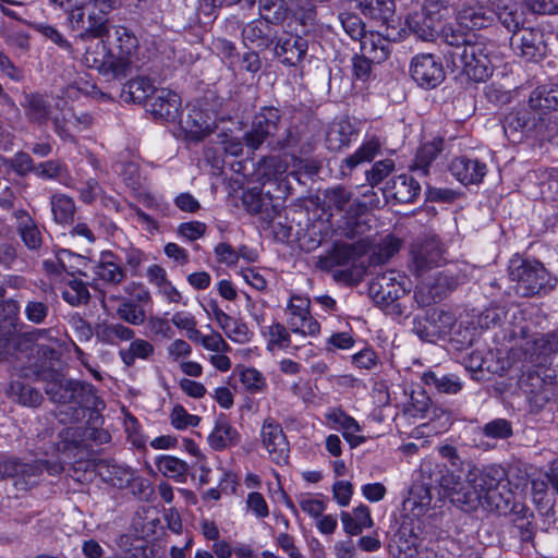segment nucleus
Returning <instances> with one entry per match:
<instances>
[{
    "label": "nucleus",
    "instance_id": "nucleus-49",
    "mask_svg": "<svg viewBox=\"0 0 558 558\" xmlns=\"http://www.w3.org/2000/svg\"><path fill=\"white\" fill-rule=\"evenodd\" d=\"M53 220L59 225H71L74 221L76 206L74 199L65 194H53L50 198Z\"/></svg>",
    "mask_w": 558,
    "mask_h": 558
},
{
    "label": "nucleus",
    "instance_id": "nucleus-52",
    "mask_svg": "<svg viewBox=\"0 0 558 558\" xmlns=\"http://www.w3.org/2000/svg\"><path fill=\"white\" fill-rule=\"evenodd\" d=\"M400 246L401 243L399 239L392 235H387L372 252L369 263L372 265H381L387 263L397 252H399Z\"/></svg>",
    "mask_w": 558,
    "mask_h": 558
},
{
    "label": "nucleus",
    "instance_id": "nucleus-44",
    "mask_svg": "<svg viewBox=\"0 0 558 558\" xmlns=\"http://www.w3.org/2000/svg\"><path fill=\"white\" fill-rule=\"evenodd\" d=\"M340 518L344 532L350 535H359L363 529L373 525L369 508L364 505L356 507L353 513L341 512Z\"/></svg>",
    "mask_w": 558,
    "mask_h": 558
},
{
    "label": "nucleus",
    "instance_id": "nucleus-62",
    "mask_svg": "<svg viewBox=\"0 0 558 558\" xmlns=\"http://www.w3.org/2000/svg\"><path fill=\"white\" fill-rule=\"evenodd\" d=\"M12 389L19 397V401L23 405L38 407L43 401L41 393L29 385H24L20 381L12 384Z\"/></svg>",
    "mask_w": 558,
    "mask_h": 558
},
{
    "label": "nucleus",
    "instance_id": "nucleus-24",
    "mask_svg": "<svg viewBox=\"0 0 558 558\" xmlns=\"http://www.w3.org/2000/svg\"><path fill=\"white\" fill-rule=\"evenodd\" d=\"M97 472L104 482L120 489L130 487L132 482L137 483L140 486H145L146 484V480L130 466L119 464L113 460H101L97 464Z\"/></svg>",
    "mask_w": 558,
    "mask_h": 558
},
{
    "label": "nucleus",
    "instance_id": "nucleus-33",
    "mask_svg": "<svg viewBox=\"0 0 558 558\" xmlns=\"http://www.w3.org/2000/svg\"><path fill=\"white\" fill-rule=\"evenodd\" d=\"M360 41L361 52L376 64L386 61L391 53L390 40L377 32L366 33Z\"/></svg>",
    "mask_w": 558,
    "mask_h": 558
},
{
    "label": "nucleus",
    "instance_id": "nucleus-40",
    "mask_svg": "<svg viewBox=\"0 0 558 558\" xmlns=\"http://www.w3.org/2000/svg\"><path fill=\"white\" fill-rule=\"evenodd\" d=\"M155 464L157 470L163 476L180 484L186 482L190 473V466L185 461L174 456L162 454L157 457Z\"/></svg>",
    "mask_w": 558,
    "mask_h": 558
},
{
    "label": "nucleus",
    "instance_id": "nucleus-38",
    "mask_svg": "<svg viewBox=\"0 0 558 558\" xmlns=\"http://www.w3.org/2000/svg\"><path fill=\"white\" fill-rule=\"evenodd\" d=\"M457 21L460 26L468 31L481 29L489 26L494 22L493 9L487 10L484 7H464L458 12Z\"/></svg>",
    "mask_w": 558,
    "mask_h": 558
},
{
    "label": "nucleus",
    "instance_id": "nucleus-55",
    "mask_svg": "<svg viewBox=\"0 0 558 558\" xmlns=\"http://www.w3.org/2000/svg\"><path fill=\"white\" fill-rule=\"evenodd\" d=\"M380 143L377 138L366 141L354 154L345 158L344 163L350 169L355 168L362 162L372 161L379 153Z\"/></svg>",
    "mask_w": 558,
    "mask_h": 558
},
{
    "label": "nucleus",
    "instance_id": "nucleus-22",
    "mask_svg": "<svg viewBox=\"0 0 558 558\" xmlns=\"http://www.w3.org/2000/svg\"><path fill=\"white\" fill-rule=\"evenodd\" d=\"M275 57L286 66H298L306 56L307 40L290 33L277 35L275 38Z\"/></svg>",
    "mask_w": 558,
    "mask_h": 558
},
{
    "label": "nucleus",
    "instance_id": "nucleus-15",
    "mask_svg": "<svg viewBox=\"0 0 558 558\" xmlns=\"http://www.w3.org/2000/svg\"><path fill=\"white\" fill-rule=\"evenodd\" d=\"M279 121L280 112L277 108H263L254 116L251 130L243 135L245 145L252 150L258 149L269 136L275 135Z\"/></svg>",
    "mask_w": 558,
    "mask_h": 558
},
{
    "label": "nucleus",
    "instance_id": "nucleus-42",
    "mask_svg": "<svg viewBox=\"0 0 558 558\" xmlns=\"http://www.w3.org/2000/svg\"><path fill=\"white\" fill-rule=\"evenodd\" d=\"M31 122L46 124L50 118V102L38 93L25 94L22 104Z\"/></svg>",
    "mask_w": 558,
    "mask_h": 558
},
{
    "label": "nucleus",
    "instance_id": "nucleus-63",
    "mask_svg": "<svg viewBox=\"0 0 558 558\" xmlns=\"http://www.w3.org/2000/svg\"><path fill=\"white\" fill-rule=\"evenodd\" d=\"M60 441L57 444V450L61 452H68L72 449L78 448L83 438L80 428L66 427L59 433Z\"/></svg>",
    "mask_w": 558,
    "mask_h": 558
},
{
    "label": "nucleus",
    "instance_id": "nucleus-50",
    "mask_svg": "<svg viewBox=\"0 0 558 558\" xmlns=\"http://www.w3.org/2000/svg\"><path fill=\"white\" fill-rule=\"evenodd\" d=\"M154 345L149 341L135 339L131 341L126 349L119 351V356L124 365L131 367L135 364L137 359L148 360L154 354Z\"/></svg>",
    "mask_w": 558,
    "mask_h": 558
},
{
    "label": "nucleus",
    "instance_id": "nucleus-28",
    "mask_svg": "<svg viewBox=\"0 0 558 558\" xmlns=\"http://www.w3.org/2000/svg\"><path fill=\"white\" fill-rule=\"evenodd\" d=\"M450 173L462 184H478L486 175V165L466 156L454 158L449 165Z\"/></svg>",
    "mask_w": 558,
    "mask_h": 558
},
{
    "label": "nucleus",
    "instance_id": "nucleus-29",
    "mask_svg": "<svg viewBox=\"0 0 558 558\" xmlns=\"http://www.w3.org/2000/svg\"><path fill=\"white\" fill-rule=\"evenodd\" d=\"M207 441L213 450L222 451L238 446L241 441V435L227 416L220 414L215 420L214 428L208 435Z\"/></svg>",
    "mask_w": 558,
    "mask_h": 558
},
{
    "label": "nucleus",
    "instance_id": "nucleus-36",
    "mask_svg": "<svg viewBox=\"0 0 558 558\" xmlns=\"http://www.w3.org/2000/svg\"><path fill=\"white\" fill-rule=\"evenodd\" d=\"M356 132L349 120L333 121L326 133V146L331 151H339L349 146Z\"/></svg>",
    "mask_w": 558,
    "mask_h": 558
},
{
    "label": "nucleus",
    "instance_id": "nucleus-13",
    "mask_svg": "<svg viewBox=\"0 0 558 558\" xmlns=\"http://www.w3.org/2000/svg\"><path fill=\"white\" fill-rule=\"evenodd\" d=\"M461 282V277L451 269L436 274L432 282L422 283L414 292L415 301L420 306H429L441 300L448 292L454 290Z\"/></svg>",
    "mask_w": 558,
    "mask_h": 558
},
{
    "label": "nucleus",
    "instance_id": "nucleus-23",
    "mask_svg": "<svg viewBox=\"0 0 558 558\" xmlns=\"http://www.w3.org/2000/svg\"><path fill=\"white\" fill-rule=\"evenodd\" d=\"M404 292L405 289L397 280L393 271L377 275L369 282L368 287L371 298L379 306H396V301L399 300Z\"/></svg>",
    "mask_w": 558,
    "mask_h": 558
},
{
    "label": "nucleus",
    "instance_id": "nucleus-21",
    "mask_svg": "<svg viewBox=\"0 0 558 558\" xmlns=\"http://www.w3.org/2000/svg\"><path fill=\"white\" fill-rule=\"evenodd\" d=\"M555 379V375L553 376ZM554 381H546L538 373L529 372L520 379V387L526 395L533 411L542 410L554 396Z\"/></svg>",
    "mask_w": 558,
    "mask_h": 558
},
{
    "label": "nucleus",
    "instance_id": "nucleus-5",
    "mask_svg": "<svg viewBox=\"0 0 558 558\" xmlns=\"http://www.w3.org/2000/svg\"><path fill=\"white\" fill-rule=\"evenodd\" d=\"M450 64L471 80L484 82L494 71L492 46L474 40L468 48H463L462 52L456 53Z\"/></svg>",
    "mask_w": 558,
    "mask_h": 558
},
{
    "label": "nucleus",
    "instance_id": "nucleus-26",
    "mask_svg": "<svg viewBox=\"0 0 558 558\" xmlns=\"http://www.w3.org/2000/svg\"><path fill=\"white\" fill-rule=\"evenodd\" d=\"M277 38L274 24L264 17L246 23L242 28V39L245 46H253L260 50L268 49Z\"/></svg>",
    "mask_w": 558,
    "mask_h": 558
},
{
    "label": "nucleus",
    "instance_id": "nucleus-56",
    "mask_svg": "<svg viewBox=\"0 0 558 558\" xmlns=\"http://www.w3.org/2000/svg\"><path fill=\"white\" fill-rule=\"evenodd\" d=\"M117 315L120 319L134 326L143 324L146 318L145 311L128 299H123V302L120 303Z\"/></svg>",
    "mask_w": 558,
    "mask_h": 558
},
{
    "label": "nucleus",
    "instance_id": "nucleus-11",
    "mask_svg": "<svg viewBox=\"0 0 558 558\" xmlns=\"http://www.w3.org/2000/svg\"><path fill=\"white\" fill-rule=\"evenodd\" d=\"M544 118L535 112L530 104L526 107L511 110L504 118V131L511 142H520L524 136L536 131Z\"/></svg>",
    "mask_w": 558,
    "mask_h": 558
},
{
    "label": "nucleus",
    "instance_id": "nucleus-17",
    "mask_svg": "<svg viewBox=\"0 0 558 558\" xmlns=\"http://www.w3.org/2000/svg\"><path fill=\"white\" fill-rule=\"evenodd\" d=\"M68 20L72 29L82 31V39L102 38L109 31L108 19L102 14H96L94 10H85V5L71 10Z\"/></svg>",
    "mask_w": 558,
    "mask_h": 558
},
{
    "label": "nucleus",
    "instance_id": "nucleus-12",
    "mask_svg": "<svg viewBox=\"0 0 558 558\" xmlns=\"http://www.w3.org/2000/svg\"><path fill=\"white\" fill-rule=\"evenodd\" d=\"M480 507L499 515L513 513L517 514L519 519H525L526 514L530 512L525 505L514 501V493L511 490L507 478L483 498V502Z\"/></svg>",
    "mask_w": 558,
    "mask_h": 558
},
{
    "label": "nucleus",
    "instance_id": "nucleus-43",
    "mask_svg": "<svg viewBox=\"0 0 558 558\" xmlns=\"http://www.w3.org/2000/svg\"><path fill=\"white\" fill-rule=\"evenodd\" d=\"M117 48L119 54L116 56L117 61H128V74L131 72L133 64V56L138 47L136 36L124 26H117L114 29Z\"/></svg>",
    "mask_w": 558,
    "mask_h": 558
},
{
    "label": "nucleus",
    "instance_id": "nucleus-4",
    "mask_svg": "<svg viewBox=\"0 0 558 558\" xmlns=\"http://www.w3.org/2000/svg\"><path fill=\"white\" fill-rule=\"evenodd\" d=\"M513 337L517 339L514 356L533 366L547 365L558 353L557 332H532L527 327H521L519 331L513 332Z\"/></svg>",
    "mask_w": 558,
    "mask_h": 558
},
{
    "label": "nucleus",
    "instance_id": "nucleus-8",
    "mask_svg": "<svg viewBox=\"0 0 558 558\" xmlns=\"http://www.w3.org/2000/svg\"><path fill=\"white\" fill-rule=\"evenodd\" d=\"M87 68L97 70L108 78H121L128 75V61H117L104 41L90 44L83 57Z\"/></svg>",
    "mask_w": 558,
    "mask_h": 558
},
{
    "label": "nucleus",
    "instance_id": "nucleus-57",
    "mask_svg": "<svg viewBox=\"0 0 558 558\" xmlns=\"http://www.w3.org/2000/svg\"><path fill=\"white\" fill-rule=\"evenodd\" d=\"M324 196L329 208H333L337 211H343L352 198V193L345 187L338 185L327 189Z\"/></svg>",
    "mask_w": 558,
    "mask_h": 558
},
{
    "label": "nucleus",
    "instance_id": "nucleus-18",
    "mask_svg": "<svg viewBox=\"0 0 558 558\" xmlns=\"http://www.w3.org/2000/svg\"><path fill=\"white\" fill-rule=\"evenodd\" d=\"M310 300L301 296H292L288 304V326L293 333L302 336H316L320 325L310 313Z\"/></svg>",
    "mask_w": 558,
    "mask_h": 558
},
{
    "label": "nucleus",
    "instance_id": "nucleus-48",
    "mask_svg": "<svg viewBox=\"0 0 558 558\" xmlns=\"http://www.w3.org/2000/svg\"><path fill=\"white\" fill-rule=\"evenodd\" d=\"M153 549L140 538L130 535H121L118 541L116 558H149Z\"/></svg>",
    "mask_w": 558,
    "mask_h": 558
},
{
    "label": "nucleus",
    "instance_id": "nucleus-59",
    "mask_svg": "<svg viewBox=\"0 0 558 558\" xmlns=\"http://www.w3.org/2000/svg\"><path fill=\"white\" fill-rule=\"evenodd\" d=\"M71 113H72V109L61 110V112L58 114H54L51 118V120H52L53 130L58 134V136L60 138H62L63 141H69V142L74 143L75 137L71 131L72 122H73L72 121L73 119L71 118Z\"/></svg>",
    "mask_w": 558,
    "mask_h": 558
},
{
    "label": "nucleus",
    "instance_id": "nucleus-47",
    "mask_svg": "<svg viewBox=\"0 0 558 558\" xmlns=\"http://www.w3.org/2000/svg\"><path fill=\"white\" fill-rule=\"evenodd\" d=\"M44 472V463L40 461L24 462L21 460L17 474L14 478V486L19 490H28L36 485Z\"/></svg>",
    "mask_w": 558,
    "mask_h": 558
},
{
    "label": "nucleus",
    "instance_id": "nucleus-1",
    "mask_svg": "<svg viewBox=\"0 0 558 558\" xmlns=\"http://www.w3.org/2000/svg\"><path fill=\"white\" fill-rule=\"evenodd\" d=\"M461 473L464 478L454 473L442 476L441 485L450 501L465 512L478 509L483 498L507 477L505 470L496 465L478 468L466 463Z\"/></svg>",
    "mask_w": 558,
    "mask_h": 558
},
{
    "label": "nucleus",
    "instance_id": "nucleus-53",
    "mask_svg": "<svg viewBox=\"0 0 558 558\" xmlns=\"http://www.w3.org/2000/svg\"><path fill=\"white\" fill-rule=\"evenodd\" d=\"M62 95L65 98L75 100L78 99L81 95H89L93 97H101L107 98L108 95L99 90L96 85L89 83L88 81L80 77L68 86H65L62 90Z\"/></svg>",
    "mask_w": 558,
    "mask_h": 558
},
{
    "label": "nucleus",
    "instance_id": "nucleus-32",
    "mask_svg": "<svg viewBox=\"0 0 558 558\" xmlns=\"http://www.w3.org/2000/svg\"><path fill=\"white\" fill-rule=\"evenodd\" d=\"M134 336V330L121 323L102 320L95 327L96 339L108 345H119L120 342L131 341Z\"/></svg>",
    "mask_w": 558,
    "mask_h": 558
},
{
    "label": "nucleus",
    "instance_id": "nucleus-51",
    "mask_svg": "<svg viewBox=\"0 0 558 558\" xmlns=\"http://www.w3.org/2000/svg\"><path fill=\"white\" fill-rule=\"evenodd\" d=\"M327 425L331 429L342 430V435L347 432H361L362 427L355 418L348 415L341 409H331L325 414Z\"/></svg>",
    "mask_w": 558,
    "mask_h": 558
},
{
    "label": "nucleus",
    "instance_id": "nucleus-41",
    "mask_svg": "<svg viewBox=\"0 0 558 558\" xmlns=\"http://www.w3.org/2000/svg\"><path fill=\"white\" fill-rule=\"evenodd\" d=\"M361 13L383 24L388 23L395 13L393 0H355Z\"/></svg>",
    "mask_w": 558,
    "mask_h": 558
},
{
    "label": "nucleus",
    "instance_id": "nucleus-10",
    "mask_svg": "<svg viewBox=\"0 0 558 558\" xmlns=\"http://www.w3.org/2000/svg\"><path fill=\"white\" fill-rule=\"evenodd\" d=\"M369 248L371 242L368 239H359L351 244L336 241L326 255L319 256L317 267L330 271L338 266H349L368 252Z\"/></svg>",
    "mask_w": 558,
    "mask_h": 558
},
{
    "label": "nucleus",
    "instance_id": "nucleus-45",
    "mask_svg": "<svg viewBox=\"0 0 558 558\" xmlns=\"http://www.w3.org/2000/svg\"><path fill=\"white\" fill-rule=\"evenodd\" d=\"M407 25L411 33L424 41L434 40L438 33V23L432 20L421 10L408 16Z\"/></svg>",
    "mask_w": 558,
    "mask_h": 558
},
{
    "label": "nucleus",
    "instance_id": "nucleus-34",
    "mask_svg": "<svg viewBox=\"0 0 558 558\" xmlns=\"http://www.w3.org/2000/svg\"><path fill=\"white\" fill-rule=\"evenodd\" d=\"M421 379L425 386L439 393L457 395L463 388V381L456 374H442L429 369L422 374Z\"/></svg>",
    "mask_w": 558,
    "mask_h": 558
},
{
    "label": "nucleus",
    "instance_id": "nucleus-37",
    "mask_svg": "<svg viewBox=\"0 0 558 558\" xmlns=\"http://www.w3.org/2000/svg\"><path fill=\"white\" fill-rule=\"evenodd\" d=\"M158 88L145 76H137L130 80L122 88L121 97L126 102L146 104Z\"/></svg>",
    "mask_w": 558,
    "mask_h": 558
},
{
    "label": "nucleus",
    "instance_id": "nucleus-7",
    "mask_svg": "<svg viewBox=\"0 0 558 558\" xmlns=\"http://www.w3.org/2000/svg\"><path fill=\"white\" fill-rule=\"evenodd\" d=\"M513 52L529 62H539L548 54L546 34L538 27H524L511 36Z\"/></svg>",
    "mask_w": 558,
    "mask_h": 558
},
{
    "label": "nucleus",
    "instance_id": "nucleus-46",
    "mask_svg": "<svg viewBox=\"0 0 558 558\" xmlns=\"http://www.w3.org/2000/svg\"><path fill=\"white\" fill-rule=\"evenodd\" d=\"M442 150V141L434 140L423 144L416 151L415 159L411 166V170L417 172L418 175H427L430 163L438 157Z\"/></svg>",
    "mask_w": 558,
    "mask_h": 558
},
{
    "label": "nucleus",
    "instance_id": "nucleus-9",
    "mask_svg": "<svg viewBox=\"0 0 558 558\" xmlns=\"http://www.w3.org/2000/svg\"><path fill=\"white\" fill-rule=\"evenodd\" d=\"M444 248L438 238L430 236L416 240L411 246V267L417 276H422L444 260Z\"/></svg>",
    "mask_w": 558,
    "mask_h": 558
},
{
    "label": "nucleus",
    "instance_id": "nucleus-2",
    "mask_svg": "<svg viewBox=\"0 0 558 558\" xmlns=\"http://www.w3.org/2000/svg\"><path fill=\"white\" fill-rule=\"evenodd\" d=\"M45 392L54 403L56 417L62 424L80 422L85 418L86 411L96 405V395L92 385L76 380L61 378L58 374H50Z\"/></svg>",
    "mask_w": 558,
    "mask_h": 558
},
{
    "label": "nucleus",
    "instance_id": "nucleus-61",
    "mask_svg": "<svg viewBox=\"0 0 558 558\" xmlns=\"http://www.w3.org/2000/svg\"><path fill=\"white\" fill-rule=\"evenodd\" d=\"M395 170V161L384 159L375 162L371 170L366 171V181L371 186H376Z\"/></svg>",
    "mask_w": 558,
    "mask_h": 558
},
{
    "label": "nucleus",
    "instance_id": "nucleus-60",
    "mask_svg": "<svg viewBox=\"0 0 558 558\" xmlns=\"http://www.w3.org/2000/svg\"><path fill=\"white\" fill-rule=\"evenodd\" d=\"M373 60L368 59L363 53L355 54L352 58V76L355 81H360L362 83H366L373 80L375 76L373 74Z\"/></svg>",
    "mask_w": 558,
    "mask_h": 558
},
{
    "label": "nucleus",
    "instance_id": "nucleus-30",
    "mask_svg": "<svg viewBox=\"0 0 558 558\" xmlns=\"http://www.w3.org/2000/svg\"><path fill=\"white\" fill-rule=\"evenodd\" d=\"M442 41L448 46L446 50V59L450 63L456 53L462 52L463 48H468L475 39V34L460 26L457 21L456 24L445 25L440 31Z\"/></svg>",
    "mask_w": 558,
    "mask_h": 558
},
{
    "label": "nucleus",
    "instance_id": "nucleus-14",
    "mask_svg": "<svg viewBox=\"0 0 558 558\" xmlns=\"http://www.w3.org/2000/svg\"><path fill=\"white\" fill-rule=\"evenodd\" d=\"M411 77L424 88H435L445 80V70L439 58L432 53L414 56L410 64Z\"/></svg>",
    "mask_w": 558,
    "mask_h": 558
},
{
    "label": "nucleus",
    "instance_id": "nucleus-20",
    "mask_svg": "<svg viewBox=\"0 0 558 558\" xmlns=\"http://www.w3.org/2000/svg\"><path fill=\"white\" fill-rule=\"evenodd\" d=\"M260 440L272 462L276 464L288 463L290 447L280 424L271 418L266 420L260 429Z\"/></svg>",
    "mask_w": 558,
    "mask_h": 558
},
{
    "label": "nucleus",
    "instance_id": "nucleus-54",
    "mask_svg": "<svg viewBox=\"0 0 558 558\" xmlns=\"http://www.w3.org/2000/svg\"><path fill=\"white\" fill-rule=\"evenodd\" d=\"M62 298L65 302L75 306L86 304L89 301L90 294L84 281L72 279L65 284Z\"/></svg>",
    "mask_w": 558,
    "mask_h": 558
},
{
    "label": "nucleus",
    "instance_id": "nucleus-3",
    "mask_svg": "<svg viewBox=\"0 0 558 558\" xmlns=\"http://www.w3.org/2000/svg\"><path fill=\"white\" fill-rule=\"evenodd\" d=\"M509 277L514 282L517 294L531 298L545 295L557 286V277L550 275L537 260L512 258L509 264Z\"/></svg>",
    "mask_w": 558,
    "mask_h": 558
},
{
    "label": "nucleus",
    "instance_id": "nucleus-27",
    "mask_svg": "<svg viewBox=\"0 0 558 558\" xmlns=\"http://www.w3.org/2000/svg\"><path fill=\"white\" fill-rule=\"evenodd\" d=\"M493 13L505 28L515 35L526 22L527 9L524 1L507 4L504 0H492Z\"/></svg>",
    "mask_w": 558,
    "mask_h": 558
},
{
    "label": "nucleus",
    "instance_id": "nucleus-39",
    "mask_svg": "<svg viewBox=\"0 0 558 558\" xmlns=\"http://www.w3.org/2000/svg\"><path fill=\"white\" fill-rule=\"evenodd\" d=\"M530 107L535 112L545 114L547 111L558 109V86L543 85L535 88L529 98Z\"/></svg>",
    "mask_w": 558,
    "mask_h": 558
},
{
    "label": "nucleus",
    "instance_id": "nucleus-64",
    "mask_svg": "<svg viewBox=\"0 0 558 558\" xmlns=\"http://www.w3.org/2000/svg\"><path fill=\"white\" fill-rule=\"evenodd\" d=\"M171 424L177 429H184L190 426H197L201 422V417L187 413L183 405L177 404L170 414Z\"/></svg>",
    "mask_w": 558,
    "mask_h": 558
},
{
    "label": "nucleus",
    "instance_id": "nucleus-6",
    "mask_svg": "<svg viewBox=\"0 0 558 558\" xmlns=\"http://www.w3.org/2000/svg\"><path fill=\"white\" fill-rule=\"evenodd\" d=\"M456 316L442 308L428 310L424 317L413 320V331L423 341L436 342L449 335L456 325Z\"/></svg>",
    "mask_w": 558,
    "mask_h": 558
},
{
    "label": "nucleus",
    "instance_id": "nucleus-16",
    "mask_svg": "<svg viewBox=\"0 0 558 558\" xmlns=\"http://www.w3.org/2000/svg\"><path fill=\"white\" fill-rule=\"evenodd\" d=\"M180 124L189 140L199 142L214 132L216 113L201 105H193L189 107L187 113L181 118Z\"/></svg>",
    "mask_w": 558,
    "mask_h": 558
},
{
    "label": "nucleus",
    "instance_id": "nucleus-19",
    "mask_svg": "<svg viewBox=\"0 0 558 558\" xmlns=\"http://www.w3.org/2000/svg\"><path fill=\"white\" fill-rule=\"evenodd\" d=\"M94 288L100 283L117 287L123 283L128 276L126 268L122 265V257L111 251H102L94 266Z\"/></svg>",
    "mask_w": 558,
    "mask_h": 558
},
{
    "label": "nucleus",
    "instance_id": "nucleus-35",
    "mask_svg": "<svg viewBox=\"0 0 558 558\" xmlns=\"http://www.w3.org/2000/svg\"><path fill=\"white\" fill-rule=\"evenodd\" d=\"M388 191L397 202L408 204L418 197L421 185L413 177L400 174L388 183Z\"/></svg>",
    "mask_w": 558,
    "mask_h": 558
},
{
    "label": "nucleus",
    "instance_id": "nucleus-31",
    "mask_svg": "<svg viewBox=\"0 0 558 558\" xmlns=\"http://www.w3.org/2000/svg\"><path fill=\"white\" fill-rule=\"evenodd\" d=\"M16 222V231L24 245L32 251L38 250L43 244V234L36 221L24 209L13 211Z\"/></svg>",
    "mask_w": 558,
    "mask_h": 558
},
{
    "label": "nucleus",
    "instance_id": "nucleus-58",
    "mask_svg": "<svg viewBox=\"0 0 558 558\" xmlns=\"http://www.w3.org/2000/svg\"><path fill=\"white\" fill-rule=\"evenodd\" d=\"M338 19L342 25L343 31L352 39H361L366 34L365 24L355 13L340 12Z\"/></svg>",
    "mask_w": 558,
    "mask_h": 558
},
{
    "label": "nucleus",
    "instance_id": "nucleus-25",
    "mask_svg": "<svg viewBox=\"0 0 558 558\" xmlns=\"http://www.w3.org/2000/svg\"><path fill=\"white\" fill-rule=\"evenodd\" d=\"M180 107V96L168 88H158L155 90L146 104L147 111L155 119L165 121H174L179 117Z\"/></svg>",
    "mask_w": 558,
    "mask_h": 558
}]
</instances>
